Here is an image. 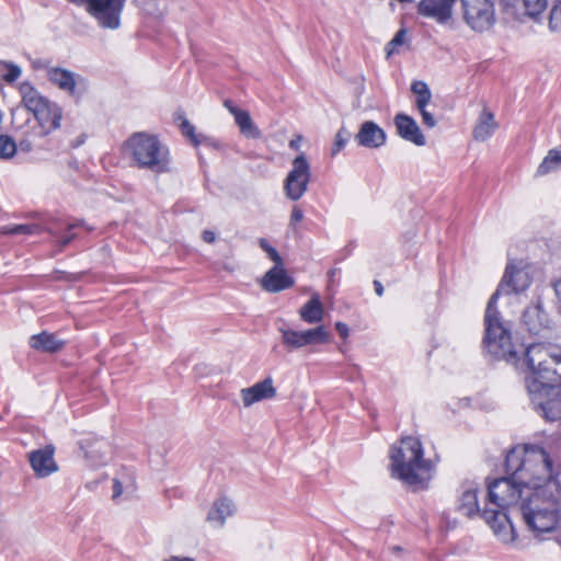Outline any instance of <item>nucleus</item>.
Instances as JSON below:
<instances>
[{"instance_id": "nucleus-18", "label": "nucleus", "mask_w": 561, "mask_h": 561, "mask_svg": "<svg viewBox=\"0 0 561 561\" xmlns=\"http://www.w3.org/2000/svg\"><path fill=\"white\" fill-rule=\"evenodd\" d=\"M457 0H421L417 4V13L424 18L434 20L438 24H446L453 18V7Z\"/></svg>"}, {"instance_id": "nucleus-32", "label": "nucleus", "mask_w": 561, "mask_h": 561, "mask_svg": "<svg viewBox=\"0 0 561 561\" xmlns=\"http://www.w3.org/2000/svg\"><path fill=\"white\" fill-rule=\"evenodd\" d=\"M174 121L178 123L182 134L190 138L194 146H198L201 144L199 136L195 134V127L185 117L183 112H176L174 115Z\"/></svg>"}, {"instance_id": "nucleus-52", "label": "nucleus", "mask_w": 561, "mask_h": 561, "mask_svg": "<svg viewBox=\"0 0 561 561\" xmlns=\"http://www.w3.org/2000/svg\"><path fill=\"white\" fill-rule=\"evenodd\" d=\"M33 67H34L35 69H46V70H47V68H49V67L47 66V62H46L45 60H42V59H36V60H34V61H33Z\"/></svg>"}, {"instance_id": "nucleus-9", "label": "nucleus", "mask_w": 561, "mask_h": 561, "mask_svg": "<svg viewBox=\"0 0 561 561\" xmlns=\"http://www.w3.org/2000/svg\"><path fill=\"white\" fill-rule=\"evenodd\" d=\"M282 344L288 352L302 348L308 345L325 344L330 342V333L324 325L299 331L287 325L278 328Z\"/></svg>"}, {"instance_id": "nucleus-14", "label": "nucleus", "mask_w": 561, "mask_h": 561, "mask_svg": "<svg viewBox=\"0 0 561 561\" xmlns=\"http://www.w3.org/2000/svg\"><path fill=\"white\" fill-rule=\"evenodd\" d=\"M531 284V277L524 267H517L513 262H508L504 275L491 297L496 300L502 295L520 294L525 291Z\"/></svg>"}, {"instance_id": "nucleus-43", "label": "nucleus", "mask_w": 561, "mask_h": 561, "mask_svg": "<svg viewBox=\"0 0 561 561\" xmlns=\"http://www.w3.org/2000/svg\"><path fill=\"white\" fill-rule=\"evenodd\" d=\"M419 112L422 116V122L426 127L433 128L436 125L434 116L430 112H427L426 108H423V111Z\"/></svg>"}, {"instance_id": "nucleus-49", "label": "nucleus", "mask_w": 561, "mask_h": 561, "mask_svg": "<svg viewBox=\"0 0 561 561\" xmlns=\"http://www.w3.org/2000/svg\"><path fill=\"white\" fill-rule=\"evenodd\" d=\"M19 147L22 151L28 152L32 150L33 145L30 139H22L19 144Z\"/></svg>"}, {"instance_id": "nucleus-16", "label": "nucleus", "mask_w": 561, "mask_h": 561, "mask_svg": "<svg viewBox=\"0 0 561 561\" xmlns=\"http://www.w3.org/2000/svg\"><path fill=\"white\" fill-rule=\"evenodd\" d=\"M531 403L548 421H558L561 419V386L552 389H545L539 393H529Z\"/></svg>"}, {"instance_id": "nucleus-39", "label": "nucleus", "mask_w": 561, "mask_h": 561, "mask_svg": "<svg viewBox=\"0 0 561 561\" xmlns=\"http://www.w3.org/2000/svg\"><path fill=\"white\" fill-rule=\"evenodd\" d=\"M3 65L8 68V72L2 77L3 80L8 83H13L20 78L22 73L21 68L18 65L8 61H3Z\"/></svg>"}, {"instance_id": "nucleus-36", "label": "nucleus", "mask_w": 561, "mask_h": 561, "mask_svg": "<svg viewBox=\"0 0 561 561\" xmlns=\"http://www.w3.org/2000/svg\"><path fill=\"white\" fill-rule=\"evenodd\" d=\"M350 136V131L344 126L337 130L331 149L332 156L337 154L346 146Z\"/></svg>"}, {"instance_id": "nucleus-30", "label": "nucleus", "mask_w": 561, "mask_h": 561, "mask_svg": "<svg viewBox=\"0 0 561 561\" xmlns=\"http://www.w3.org/2000/svg\"><path fill=\"white\" fill-rule=\"evenodd\" d=\"M233 511L234 506L232 501L227 497H220L214 502L207 514V520L216 523L218 526H222L226 518L233 514Z\"/></svg>"}, {"instance_id": "nucleus-11", "label": "nucleus", "mask_w": 561, "mask_h": 561, "mask_svg": "<svg viewBox=\"0 0 561 561\" xmlns=\"http://www.w3.org/2000/svg\"><path fill=\"white\" fill-rule=\"evenodd\" d=\"M311 179V168L301 152L291 162V170L288 172L284 181V191L287 198L291 201L300 199L308 190Z\"/></svg>"}, {"instance_id": "nucleus-6", "label": "nucleus", "mask_w": 561, "mask_h": 561, "mask_svg": "<svg viewBox=\"0 0 561 561\" xmlns=\"http://www.w3.org/2000/svg\"><path fill=\"white\" fill-rule=\"evenodd\" d=\"M496 297H491L484 314V347L497 359L513 360L516 352L512 342L510 322L505 321L496 309Z\"/></svg>"}, {"instance_id": "nucleus-42", "label": "nucleus", "mask_w": 561, "mask_h": 561, "mask_svg": "<svg viewBox=\"0 0 561 561\" xmlns=\"http://www.w3.org/2000/svg\"><path fill=\"white\" fill-rule=\"evenodd\" d=\"M411 91L415 95H420L422 93L430 92V88L424 81H413L411 84Z\"/></svg>"}, {"instance_id": "nucleus-53", "label": "nucleus", "mask_w": 561, "mask_h": 561, "mask_svg": "<svg viewBox=\"0 0 561 561\" xmlns=\"http://www.w3.org/2000/svg\"><path fill=\"white\" fill-rule=\"evenodd\" d=\"M67 1L70 2V3H73V4L78 5V7H83L84 10H87V8L89 7L91 0H67Z\"/></svg>"}, {"instance_id": "nucleus-12", "label": "nucleus", "mask_w": 561, "mask_h": 561, "mask_svg": "<svg viewBox=\"0 0 561 561\" xmlns=\"http://www.w3.org/2000/svg\"><path fill=\"white\" fill-rule=\"evenodd\" d=\"M466 23L477 32L491 28L495 23L494 3L491 0H461Z\"/></svg>"}, {"instance_id": "nucleus-38", "label": "nucleus", "mask_w": 561, "mask_h": 561, "mask_svg": "<svg viewBox=\"0 0 561 561\" xmlns=\"http://www.w3.org/2000/svg\"><path fill=\"white\" fill-rule=\"evenodd\" d=\"M259 244L261 247V249L266 252V254L268 255V257L276 264V265H283V259L282 256L279 255V253L277 252V250L272 247L266 239L264 238H261L259 240Z\"/></svg>"}, {"instance_id": "nucleus-33", "label": "nucleus", "mask_w": 561, "mask_h": 561, "mask_svg": "<svg viewBox=\"0 0 561 561\" xmlns=\"http://www.w3.org/2000/svg\"><path fill=\"white\" fill-rule=\"evenodd\" d=\"M38 226L34 224L8 225L1 228L2 234H33L37 232Z\"/></svg>"}, {"instance_id": "nucleus-54", "label": "nucleus", "mask_w": 561, "mask_h": 561, "mask_svg": "<svg viewBox=\"0 0 561 561\" xmlns=\"http://www.w3.org/2000/svg\"><path fill=\"white\" fill-rule=\"evenodd\" d=\"M163 561H195V560L190 557L171 556L170 558L164 559Z\"/></svg>"}, {"instance_id": "nucleus-55", "label": "nucleus", "mask_w": 561, "mask_h": 561, "mask_svg": "<svg viewBox=\"0 0 561 561\" xmlns=\"http://www.w3.org/2000/svg\"><path fill=\"white\" fill-rule=\"evenodd\" d=\"M374 288L376 294L380 297L383 294V286L379 280H374Z\"/></svg>"}, {"instance_id": "nucleus-2", "label": "nucleus", "mask_w": 561, "mask_h": 561, "mask_svg": "<svg viewBox=\"0 0 561 561\" xmlns=\"http://www.w3.org/2000/svg\"><path fill=\"white\" fill-rule=\"evenodd\" d=\"M505 471L512 472L516 481L535 490H546L557 468L549 454L539 446L511 449L505 458Z\"/></svg>"}, {"instance_id": "nucleus-1", "label": "nucleus", "mask_w": 561, "mask_h": 561, "mask_svg": "<svg viewBox=\"0 0 561 561\" xmlns=\"http://www.w3.org/2000/svg\"><path fill=\"white\" fill-rule=\"evenodd\" d=\"M506 473L508 477L495 479L489 484V504L494 508L485 507L482 517L501 541L510 543L515 541L516 534L507 511L519 507L530 488L516 481L512 472Z\"/></svg>"}, {"instance_id": "nucleus-26", "label": "nucleus", "mask_w": 561, "mask_h": 561, "mask_svg": "<svg viewBox=\"0 0 561 561\" xmlns=\"http://www.w3.org/2000/svg\"><path fill=\"white\" fill-rule=\"evenodd\" d=\"M457 508L468 517L479 513L478 486L476 483L467 482L461 485Z\"/></svg>"}, {"instance_id": "nucleus-41", "label": "nucleus", "mask_w": 561, "mask_h": 561, "mask_svg": "<svg viewBox=\"0 0 561 561\" xmlns=\"http://www.w3.org/2000/svg\"><path fill=\"white\" fill-rule=\"evenodd\" d=\"M431 98H432L431 91L426 92V93H422L420 95H416L415 106H416L417 111H423V108H426V106L431 102Z\"/></svg>"}, {"instance_id": "nucleus-47", "label": "nucleus", "mask_w": 561, "mask_h": 561, "mask_svg": "<svg viewBox=\"0 0 561 561\" xmlns=\"http://www.w3.org/2000/svg\"><path fill=\"white\" fill-rule=\"evenodd\" d=\"M202 238L206 243H214L216 240V234L211 230H204L202 233Z\"/></svg>"}, {"instance_id": "nucleus-24", "label": "nucleus", "mask_w": 561, "mask_h": 561, "mask_svg": "<svg viewBox=\"0 0 561 561\" xmlns=\"http://www.w3.org/2000/svg\"><path fill=\"white\" fill-rule=\"evenodd\" d=\"M240 394L243 405L249 408L255 402L274 398L276 396V389L273 386V379L267 377L249 388L241 389Z\"/></svg>"}, {"instance_id": "nucleus-7", "label": "nucleus", "mask_w": 561, "mask_h": 561, "mask_svg": "<svg viewBox=\"0 0 561 561\" xmlns=\"http://www.w3.org/2000/svg\"><path fill=\"white\" fill-rule=\"evenodd\" d=\"M21 104L31 112L39 125V137L44 138L60 128L62 108L42 95L28 81L19 85Z\"/></svg>"}, {"instance_id": "nucleus-19", "label": "nucleus", "mask_w": 561, "mask_h": 561, "mask_svg": "<svg viewBox=\"0 0 561 561\" xmlns=\"http://www.w3.org/2000/svg\"><path fill=\"white\" fill-rule=\"evenodd\" d=\"M55 449L53 446L33 450L28 455L31 467L38 478H46L58 471V465L54 459Z\"/></svg>"}, {"instance_id": "nucleus-45", "label": "nucleus", "mask_w": 561, "mask_h": 561, "mask_svg": "<svg viewBox=\"0 0 561 561\" xmlns=\"http://www.w3.org/2000/svg\"><path fill=\"white\" fill-rule=\"evenodd\" d=\"M335 329L342 339H346L350 334L348 327L344 322H336Z\"/></svg>"}, {"instance_id": "nucleus-13", "label": "nucleus", "mask_w": 561, "mask_h": 561, "mask_svg": "<svg viewBox=\"0 0 561 561\" xmlns=\"http://www.w3.org/2000/svg\"><path fill=\"white\" fill-rule=\"evenodd\" d=\"M503 13L518 22L538 21L546 10L547 0H500Z\"/></svg>"}, {"instance_id": "nucleus-10", "label": "nucleus", "mask_w": 561, "mask_h": 561, "mask_svg": "<svg viewBox=\"0 0 561 561\" xmlns=\"http://www.w3.org/2000/svg\"><path fill=\"white\" fill-rule=\"evenodd\" d=\"M126 0H91L85 12L104 30H117Z\"/></svg>"}, {"instance_id": "nucleus-25", "label": "nucleus", "mask_w": 561, "mask_h": 561, "mask_svg": "<svg viewBox=\"0 0 561 561\" xmlns=\"http://www.w3.org/2000/svg\"><path fill=\"white\" fill-rule=\"evenodd\" d=\"M224 106L234 117V122L244 137L252 139L261 137V131L253 123L248 111L239 108L231 100H225Z\"/></svg>"}, {"instance_id": "nucleus-28", "label": "nucleus", "mask_w": 561, "mask_h": 561, "mask_svg": "<svg viewBox=\"0 0 561 561\" xmlns=\"http://www.w3.org/2000/svg\"><path fill=\"white\" fill-rule=\"evenodd\" d=\"M65 341L56 334L43 331L30 337V346L36 351L56 353L65 346Z\"/></svg>"}, {"instance_id": "nucleus-17", "label": "nucleus", "mask_w": 561, "mask_h": 561, "mask_svg": "<svg viewBox=\"0 0 561 561\" xmlns=\"http://www.w3.org/2000/svg\"><path fill=\"white\" fill-rule=\"evenodd\" d=\"M79 445L91 467L104 466L108 461L111 445L106 439L89 436L81 439Z\"/></svg>"}, {"instance_id": "nucleus-8", "label": "nucleus", "mask_w": 561, "mask_h": 561, "mask_svg": "<svg viewBox=\"0 0 561 561\" xmlns=\"http://www.w3.org/2000/svg\"><path fill=\"white\" fill-rule=\"evenodd\" d=\"M126 147L139 168L153 173L169 171V149L161 144L157 136L136 133L128 138Z\"/></svg>"}, {"instance_id": "nucleus-56", "label": "nucleus", "mask_w": 561, "mask_h": 561, "mask_svg": "<svg viewBox=\"0 0 561 561\" xmlns=\"http://www.w3.org/2000/svg\"><path fill=\"white\" fill-rule=\"evenodd\" d=\"M554 293L561 304V279L554 283Z\"/></svg>"}, {"instance_id": "nucleus-35", "label": "nucleus", "mask_w": 561, "mask_h": 561, "mask_svg": "<svg viewBox=\"0 0 561 561\" xmlns=\"http://www.w3.org/2000/svg\"><path fill=\"white\" fill-rule=\"evenodd\" d=\"M549 28L561 33V0H553L549 13Z\"/></svg>"}, {"instance_id": "nucleus-29", "label": "nucleus", "mask_w": 561, "mask_h": 561, "mask_svg": "<svg viewBox=\"0 0 561 561\" xmlns=\"http://www.w3.org/2000/svg\"><path fill=\"white\" fill-rule=\"evenodd\" d=\"M300 319L307 323L314 324L323 320L324 310L319 295L312 297L299 309Z\"/></svg>"}, {"instance_id": "nucleus-31", "label": "nucleus", "mask_w": 561, "mask_h": 561, "mask_svg": "<svg viewBox=\"0 0 561 561\" xmlns=\"http://www.w3.org/2000/svg\"><path fill=\"white\" fill-rule=\"evenodd\" d=\"M561 168V146L559 148H552L548 151L547 156L539 164L536 175L542 176L552 171Z\"/></svg>"}, {"instance_id": "nucleus-37", "label": "nucleus", "mask_w": 561, "mask_h": 561, "mask_svg": "<svg viewBox=\"0 0 561 561\" xmlns=\"http://www.w3.org/2000/svg\"><path fill=\"white\" fill-rule=\"evenodd\" d=\"M407 39V30L400 28L393 38L387 44V56L390 57L392 54L398 53V47L403 45Z\"/></svg>"}, {"instance_id": "nucleus-22", "label": "nucleus", "mask_w": 561, "mask_h": 561, "mask_svg": "<svg viewBox=\"0 0 561 561\" xmlns=\"http://www.w3.org/2000/svg\"><path fill=\"white\" fill-rule=\"evenodd\" d=\"M295 280L287 274L283 265H276L270 268L261 280V286L268 293H279L293 287Z\"/></svg>"}, {"instance_id": "nucleus-44", "label": "nucleus", "mask_w": 561, "mask_h": 561, "mask_svg": "<svg viewBox=\"0 0 561 561\" xmlns=\"http://www.w3.org/2000/svg\"><path fill=\"white\" fill-rule=\"evenodd\" d=\"M304 219V213L298 206H294L291 214H290V220L289 225L294 226L297 222L301 221Z\"/></svg>"}, {"instance_id": "nucleus-40", "label": "nucleus", "mask_w": 561, "mask_h": 561, "mask_svg": "<svg viewBox=\"0 0 561 561\" xmlns=\"http://www.w3.org/2000/svg\"><path fill=\"white\" fill-rule=\"evenodd\" d=\"M547 491L551 492V494H556L554 496L561 499V468L557 467V471L554 476H552V479L550 480L549 484L546 488Z\"/></svg>"}, {"instance_id": "nucleus-5", "label": "nucleus", "mask_w": 561, "mask_h": 561, "mask_svg": "<svg viewBox=\"0 0 561 561\" xmlns=\"http://www.w3.org/2000/svg\"><path fill=\"white\" fill-rule=\"evenodd\" d=\"M546 490H529L518 511L529 531L539 537L554 530L559 522V503L554 494L545 496Z\"/></svg>"}, {"instance_id": "nucleus-4", "label": "nucleus", "mask_w": 561, "mask_h": 561, "mask_svg": "<svg viewBox=\"0 0 561 561\" xmlns=\"http://www.w3.org/2000/svg\"><path fill=\"white\" fill-rule=\"evenodd\" d=\"M526 362L531 371L526 378L528 393L561 386V347L531 344L526 350Z\"/></svg>"}, {"instance_id": "nucleus-48", "label": "nucleus", "mask_w": 561, "mask_h": 561, "mask_svg": "<svg viewBox=\"0 0 561 561\" xmlns=\"http://www.w3.org/2000/svg\"><path fill=\"white\" fill-rule=\"evenodd\" d=\"M76 233H69L59 240L60 248H66L75 238Z\"/></svg>"}, {"instance_id": "nucleus-50", "label": "nucleus", "mask_w": 561, "mask_h": 561, "mask_svg": "<svg viewBox=\"0 0 561 561\" xmlns=\"http://www.w3.org/2000/svg\"><path fill=\"white\" fill-rule=\"evenodd\" d=\"M301 140V136H297L296 138L291 139L289 141V148L296 151L300 150Z\"/></svg>"}, {"instance_id": "nucleus-51", "label": "nucleus", "mask_w": 561, "mask_h": 561, "mask_svg": "<svg viewBox=\"0 0 561 561\" xmlns=\"http://www.w3.org/2000/svg\"><path fill=\"white\" fill-rule=\"evenodd\" d=\"M77 227H83V228H85L88 230H92L91 227L87 226L84 220H76L75 222L69 224L68 225V230L70 231L71 229L77 228Z\"/></svg>"}, {"instance_id": "nucleus-23", "label": "nucleus", "mask_w": 561, "mask_h": 561, "mask_svg": "<svg viewBox=\"0 0 561 561\" xmlns=\"http://www.w3.org/2000/svg\"><path fill=\"white\" fill-rule=\"evenodd\" d=\"M523 322L531 334H538L549 325V317L538 298L523 312Z\"/></svg>"}, {"instance_id": "nucleus-15", "label": "nucleus", "mask_w": 561, "mask_h": 561, "mask_svg": "<svg viewBox=\"0 0 561 561\" xmlns=\"http://www.w3.org/2000/svg\"><path fill=\"white\" fill-rule=\"evenodd\" d=\"M47 79L79 102L85 92L84 80L81 76L60 67L47 68Z\"/></svg>"}, {"instance_id": "nucleus-27", "label": "nucleus", "mask_w": 561, "mask_h": 561, "mask_svg": "<svg viewBox=\"0 0 561 561\" xmlns=\"http://www.w3.org/2000/svg\"><path fill=\"white\" fill-rule=\"evenodd\" d=\"M497 127L499 124L494 114L484 106L473 127L472 136L477 141H485L495 133Z\"/></svg>"}, {"instance_id": "nucleus-34", "label": "nucleus", "mask_w": 561, "mask_h": 561, "mask_svg": "<svg viewBox=\"0 0 561 561\" xmlns=\"http://www.w3.org/2000/svg\"><path fill=\"white\" fill-rule=\"evenodd\" d=\"M18 149L14 139L8 135H0V159L12 158Z\"/></svg>"}, {"instance_id": "nucleus-46", "label": "nucleus", "mask_w": 561, "mask_h": 561, "mask_svg": "<svg viewBox=\"0 0 561 561\" xmlns=\"http://www.w3.org/2000/svg\"><path fill=\"white\" fill-rule=\"evenodd\" d=\"M123 493V486L119 480H113V495L112 497L116 500Z\"/></svg>"}, {"instance_id": "nucleus-3", "label": "nucleus", "mask_w": 561, "mask_h": 561, "mask_svg": "<svg viewBox=\"0 0 561 561\" xmlns=\"http://www.w3.org/2000/svg\"><path fill=\"white\" fill-rule=\"evenodd\" d=\"M391 469L393 477L414 490L425 489L431 478L433 463L424 458L422 443L416 437H404L398 447H392Z\"/></svg>"}, {"instance_id": "nucleus-20", "label": "nucleus", "mask_w": 561, "mask_h": 561, "mask_svg": "<svg viewBox=\"0 0 561 561\" xmlns=\"http://www.w3.org/2000/svg\"><path fill=\"white\" fill-rule=\"evenodd\" d=\"M355 141L358 146L367 149H378L387 141L386 131L373 121H365L360 124Z\"/></svg>"}, {"instance_id": "nucleus-21", "label": "nucleus", "mask_w": 561, "mask_h": 561, "mask_svg": "<svg viewBox=\"0 0 561 561\" xmlns=\"http://www.w3.org/2000/svg\"><path fill=\"white\" fill-rule=\"evenodd\" d=\"M393 123L397 134L402 139L410 141L415 146H424L426 144L425 137L413 117L404 113H398L394 116Z\"/></svg>"}]
</instances>
